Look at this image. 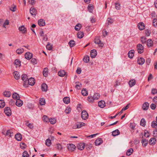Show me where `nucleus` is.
I'll use <instances>...</instances> for the list:
<instances>
[{
  "label": "nucleus",
  "mask_w": 157,
  "mask_h": 157,
  "mask_svg": "<svg viewBox=\"0 0 157 157\" xmlns=\"http://www.w3.org/2000/svg\"><path fill=\"white\" fill-rule=\"evenodd\" d=\"M20 31H21L22 33L24 34L26 33L27 29L24 26L22 25L20 26Z\"/></svg>",
  "instance_id": "nucleus-28"
},
{
  "label": "nucleus",
  "mask_w": 157,
  "mask_h": 157,
  "mask_svg": "<svg viewBox=\"0 0 157 157\" xmlns=\"http://www.w3.org/2000/svg\"><path fill=\"white\" fill-rule=\"evenodd\" d=\"M81 117L84 120L87 119L88 117V114L85 110H83L82 112Z\"/></svg>",
  "instance_id": "nucleus-4"
},
{
  "label": "nucleus",
  "mask_w": 157,
  "mask_h": 157,
  "mask_svg": "<svg viewBox=\"0 0 157 157\" xmlns=\"http://www.w3.org/2000/svg\"><path fill=\"white\" fill-rule=\"evenodd\" d=\"M98 103V106L101 108H103L105 106V102L104 101H100Z\"/></svg>",
  "instance_id": "nucleus-16"
},
{
  "label": "nucleus",
  "mask_w": 157,
  "mask_h": 157,
  "mask_svg": "<svg viewBox=\"0 0 157 157\" xmlns=\"http://www.w3.org/2000/svg\"><path fill=\"white\" fill-rule=\"evenodd\" d=\"M84 33L82 32H78L77 34V36L78 38L81 39L84 36Z\"/></svg>",
  "instance_id": "nucleus-34"
},
{
  "label": "nucleus",
  "mask_w": 157,
  "mask_h": 157,
  "mask_svg": "<svg viewBox=\"0 0 157 157\" xmlns=\"http://www.w3.org/2000/svg\"><path fill=\"white\" fill-rule=\"evenodd\" d=\"M90 57L89 56H86L84 57L83 61L85 63H88L89 61Z\"/></svg>",
  "instance_id": "nucleus-41"
},
{
  "label": "nucleus",
  "mask_w": 157,
  "mask_h": 157,
  "mask_svg": "<svg viewBox=\"0 0 157 157\" xmlns=\"http://www.w3.org/2000/svg\"><path fill=\"white\" fill-rule=\"evenodd\" d=\"M141 41L143 44H145L147 41V38L145 36H142L141 38Z\"/></svg>",
  "instance_id": "nucleus-44"
},
{
  "label": "nucleus",
  "mask_w": 157,
  "mask_h": 157,
  "mask_svg": "<svg viewBox=\"0 0 157 157\" xmlns=\"http://www.w3.org/2000/svg\"><path fill=\"white\" fill-rule=\"evenodd\" d=\"M100 97V95L98 93H94L93 96H89L88 100L90 103L93 102L94 100H97Z\"/></svg>",
  "instance_id": "nucleus-1"
},
{
  "label": "nucleus",
  "mask_w": 157,
  "mask_h": 157,
  "mask_svg": "<svg viewBox=\"0 0 157 157\" xmlns=\"http://www.w3.org/2000/svg\"><path fill=\"white\" fill-rule=\"evenodd\" d=\"M75 147V145L73 144H69L67 145V148L69 150L71 151H73Z\"/></svg>",
  "instance_id": "nucleus-8"
},
{
  "label": "nucleus",
  "mask_w": 157,
  "mask_h": 157,
  "mask_svg": "<svg viewBox=\"0 0 157 157\" xmlns=\"http://www.w3.org/2000/svg\"><path fill=\"white\" fill-rule=\"evenodd\" d=\"M138 26L139 29L141 30H143L145 29L144 24L142 22H140L138 23Z\"/></svg>",
  "instance_id": "nucleus-15"
},
{
  "label": "nucleus",
  "mask_w": 157,
  "mask_h": 157,
  "mask_svg": "<svg viewBox=\"0 0 157 157\" xmlns=\"http://www.w3.org/2000/svg\"><path fill=\"white\" fill-rule=\"evenodd\" d=\"M43 120L44 121L47 122L49 120V118L47 116L44 115L43 117Z\"/></svg>",
  "instance_id": "nucleus-62"
},
{
  "label": "nucleus",
  "mask_w": 157,
  "mask_h": 157,
  "mask_svg": "<svg viewBox=\"0 0 157 157\" xmlns=\"http://www.w3.org/2000/svg\"><path fill=\"white\" fill-rule=\"evenodd\" d=\"M151 127L153 128H155L157 127V121H153L151 123Z\"/></svg>",
  "instance_id": "nucleus-49"
},
{
  "label": "nucleus",
  "mask_w": 157,
  "mask_h": 157,
  "mask_svg": "<svg viewBox=\"0 0 157 157\" xmlns=\"http://www.w3.org/2000/svg\"><path fill=\"white\" fill-rule=\"evenodd\" d=\"M102 140L101 139L98 138L95 141V144L96 145H100L102 142Z\"/></svg>",
  "instance_id": "nucleus-25"
},
{
  "label": "nucleus",
  "mask_w": 157,
  "mask_h": 157,
  "mask_svg": "<svg viewBox=\"0 0 157 157\" xmlns=\"http://www.w3.org/2000/svg\"><path fill=\"white\" fill-rule=\"evenodd\" d=\"M156 139L154 137L151 138L149 141V144L151 145H153L155 144L156 143Z\"/></svg>",
  "instance_id": "nucleus-19"
},
{
  "label": "nucleus",
  "mask_w": 157,
  "mask_h": 157,
  "mask_svg": "<svg viewBox=\"0 0 157 157\" xmlns=\"http://www.w3.org/2000/svg\"><path fill=\"white\" fill-rule=\"evenodd\" d=\"M97 55V51L95 49H93L91 50L90 52V56L92 58H94Z\"/></svg>",
  "instance_id": "nucleus-12"
},
{
  "label": "nucleus",
  "mask_w": 157,
  "mask_h": 157,
  "mask_svg": "<svg viewBox=\"0 0 157 157\" xmlns=\"http://www.w3.org/2000/svg\"><path fill=\"white\" fill-rule=\"evenodd\" d=\"M45 144L48 146H49L51 144V140L49 139H47L45 141Z\"/></svg>",
  "instance_id": "nucleus-47"
},
{
  "label": "nucleus",
  "mask_w": 157,
  "mask_h": 157,
  "mask_svg": "<svg viewBox=\"0 0 157 157\" xmlns=\"http://www.w3.org/2000/svg\"><path fill=\"white\" fill-rule=\"evenodd\" d=\"M43 74L44 77H46L47 76L48 74V68H45L44 69Z\"/></svg>",
  "instance_id": "nucleus-35"
},
{
  "label": "nucleus",
  "mask_w": 157,
  "mask_h": 157,
  "mask_svg": "<svg viewBox=\"0 0 157 157\" xmlns=\"http://www.w3.org/2000/svg\"><path fill=\"white\" fill-rule=\"evenodd\" d=\"M22 157H29V154L26 151H25L23 153Z\"/></svg>",
  "instance_id": "nucleus-60"
},
{
  "label": "nucleus",
  "mask_w": 157,
  "mask_h": 157,
  "mask_svg": "<svg viewBox=\"0 0 157 157\" xmlns=\"http://www.w3.org/2000/svg\"><path fill=\"white\" fill-rule=\"evenodd\" d=\"M142 143L143 146H146L148 144V140L145 139H143L142 140Z\"/></svg>",
  "instance_id": "nucleus-40"
},
{
  "label": "nucleus",
  "mask_w": 157,
  "mask_h": 157,
  "mask_svg": "<svg viewBox=\"0 0 157 157\" xmlns=\"http://www.w3.org/2000/svg\"><path fill=\"white\" fill-rule=\"evenodd\" d=\"M12 97L15 100L20 101V97L19 96V94H17L16 93H14L12 95Z\"/></svg>",
  "instance_id": "nucleus-10"
},
{
  "label": "nucleus",
  "mask_w": 157,
  "mask_h": 157,
  "mask_svg": "<svg viewBox=\"0 0 157 157\" xmlns=\"http://www.w3.org/2000/svg\"><path fill=\"white\" fill-rule=\"evenodd\" d=\"M136 48L137 49L138 53L140 54H141L144 52V47L141 44H138L137 45Z\"/></svg>",
  "instance_id": "nucleus-3"
},
{
  "label": "nucleus",
  "mask_w": 157,
  "mask_h": 157,
  "mask_svg": "<svg viewBox=\"0 0 157 157\" xmlns=\"http://www.w3.org/2000/svg\"><path fill=\"white\" fill-rule=\"evenodd\" d=\"M85 147V144L84 143H81L78 145L77 148L78 149L80 150H82L84 149Z\"/></svg>",
  "instance_id": "nucleus-17"
},
{
  "label": "nucleus",
  "mask_w": 157,
  "mask_h": 157,
  "mask_svg": "<svg viewBox=\"0 0 157 157\" xmlns=\"http://www.w3.org/2000/svg\"><path fill=\"white\" fill-rule=\"evenodd\" d=\"M94 42L95 44H99V46L100 47H102L103 45V43L101 42V41L98 37H96L95 38L94 40Z\"/></svg>",
  "instance_id": "nucleus-5"
},
{
  "label": "nucleus",
  "mask_w": 157,
  "mask_h": 157,
  "mask_svg": "<svg viewBox=\"0 0 157 157\" xmlns=\"http://www.w3.org/2000/svg\"><path fill=\"white\" fill-rule=\"evenodd\" d=\"M5 106V103L3 100H0V108H2Z\"/></svg>",
  "instance_id": "nucleus-48"
},
{
  "label": "nucleus",
  "mask_w": 157,
  "mask_h": 157,
  "mask_svg": "<svg viewBox=\"0 0 157 157\" xmlns=\"http://www.w3.org/2000/svg\"><path fill=\"white\" fill-rule=\"evenodd\" d=\"M3 94L6 97H10L11 96V94L10 91H5L3 92Z\"/></svg>",
  "instance_id": "nucleus-23"
},
{
  "label": "nucleus",
  "mask_w": 157,
  "mask_h": 157,
  "mask_svg": "<svg viewBox=\"0 0 157 157\" xmlns=\"http://www.w3.org/2000/svg\"><path fill=\"white\" fill-rule=\"evenodd\" d=\"M60 77H63L66 74V72L64 71L61 70L58 73Z\"/></svg>",
  "instance_id": "nucleus-29"
},
{
  "label": "nucleus",
  "mask_w": 157,
  "mask_h": 157,
  "mask_svg": "<svg viewBox=\"0 0 157 157\" xmlns=\"http://www.w3.org/2000/svg\"><path fill=\"white\" fill-rule=\"evenodd\" d=\"M81 25L79 24H77L75 27V30L77 31H78L80 29Z\"/></svg>",
  "instance_id": "nucleus-54"
},
{
  "label": "nucleus",
  "mask_w": 157,
  "mask_h": 157,
  "mask_svg": "<svg viewBox=\"0 0 157 157\" xmlns=\"http://www.w3.org/2000/svg\"><path fill=\"white\" fill-rule=\"evenodd\" d=\"M146 121L144 118H142L140 121V124L141 125L144 127L145 125Z\"/></svg>",
  "instance_id": "nucleus-46"
},
{
  "label": "nucleus",
  "mask_w": 157,
  "mask_h": 157,
  "mask_svg": "<svg viewBox=\"0 0 157 157\" xmlns=\"http://www.w3.org/2000/svg\"><path fill=\"white\" fill-rule=\"evenodd\" d=\"M32 56L33 54L29 52L26 53L25 54V58L28 60L31 59L32 58Z\"/></svg>",
  "instance_id": "nucleus-13"
},
{
  "label": "nucleus",
  "mask_w": 157,
  "mask_h": 157,
  "mask_svg": "<svg viewBox=\"0 0 157 157\" xmlns=\"http://www.w3.org/2000/svg\"><path fill=\"white\" fill-rule=\"evenodd\" d=\"M149 106V104L148 102H146L143 104L142 106V109L144 110H147L148 109Z\"/></svg>",
  "instance_id": "nucleus-14"
},
{
  "label": "nucleus",
  "mask_w": 157,
  "mask_h": 157,
  "mask_svg": "<svg viewBox=\"0 0 157 157\" xmlns=\"http://www.w3.org/2000/svg\"><path fill=\"white\" fill-rule=\"evenodd\" d=\"M21 79L24 82L23 84V86L25 87H28V78H27V76L26 74H23L21 77Z\"/></svg>",
  "instance_id": "nucleus-2"
},
{
  "label": "nucleus",
  "mask_w": 157,
  "mask_h": 157,
  "mask_svg": "<svg viewBox=\"0 0 157 157\" xmlns=\"http://www.w3.org/2000/svg\"><path fill=\"white\" fill-rule=\"evenodd\" d=\"M81 93L84 96H86L88 95V91L86 89H83L82 90Z\"/></svg>",
  "instance_id": "nucleus-38"
},
{
  "label": "nucleus",
  "mask_w": 157,
  "mask_h": 157,
  "mask_svg": "<svg viewBox=\"0 0 157 157\" xmlns=\"http://www.w3.org/2000/svg\"><path fill=\"white\" fill-rule=\"evenodd\" d=\"M147 45L148 47H151L153 45V41L151 39H149L147 40Z\"/></svg>",
  "instance_id": "nucleus-32"
},
{
  "label": "nucleus",
  "mask_w": 157,
  "mask_h": 157,
  "mask_svg": "<svg viewBox=\"0 0 157 157\" xmlns=\"http://www.w3.org/2000/svg\"><path fill=\"white\" fill-rule=\"evenodd\" d=\"M134 50H132L129 51L128 53V57L130 59L132 58L134 55Z\"/></svg>",
  "instance_id": "nucleus-20"
},
{
  "label": "nucleus",
  "mask_w": 157,
  "mask_h": 157,
  "mask_svg": "<svg viewBox=\"0 0 157 157\" xmlns=\"http://www.w3.org/2000/svg\"><path fill=\"white\" fill-rule=\"evenodd\" d=\"M88 9L90 12L92 13L94 7L93 6L90 5L88 6Z\"/></svg>",
  "instance_id": "nucleus-53"
},
{
  "label": "nucleus",
  "mask_w": 157,
  "mask_h": 157,
  "mask_svg": "<svg viewBox=\"0 0 157 157\" xmlns=\"http://www.w3.org/2000/svg\"><path fill=\"white\" fill-rule=\"evenodd\" d=\"M120 4L119 2L115 3V8L117 10H119L120 9Z\"/></svg>",
  "instance_id": "nucleus-57"
},
{
  "label": "nucleus",
  "mask_w": 157,
  "mask_h": 157,
  "mask_svg": "<svg viewBox=\"0 0 157 157\" xmlns=\"http://www.w3.org/2000/svg\"><path fill=\"white\" fill-rule=\"evenodd\" d=\"M85 124L82 122H78L76 124L77 128H80L82 126H85Z\"/></svg>",
  "instance_id": "nucleus-30"
},
{
  "label": "nucleus",
  "mask_w": 157,
  "mask_h": 157,
  "mask_svg": "<svg viewBox=\"0 0 157 157\" xmlns=\"http://www.w3.org/2000/svg\"><path fill=\"white\" fill-rule=\"evenodd\" d=\"M52 45H50L49 43H48L46 46L47 49L49 50H52Z\"/></svg>",
  "instance_id": "nucleus-51"
},
{
  "label": "nucleus",
  "mask_w": 157,
  "mask_h": 157,
  "mask_svg": "<svg viewBox=\"0 0 157 157\" xmlns=\"http://www.w3.org/2000/svg\"><path fill=\"white\" fill-rule=\"evenodd\" d=\"M49 120V121L50 122L51 124H55L56 121V120L55 119L51 118V119H50Z\"/></svg>",
  "instance_id": "nucleus-56"
},
{
  "label": "nucleus",
  "mask_w": 157,
  "mask_h": 157,
  "mask_svg": "<svg viewBox=\"0 0 157 157\" xmlns=\"http://www.w3.org/2000/svg\"><path fill=\"white\" fill-rule=\"evenodd\" d=\"M16 5L13 4L10 7V10L13 12H14L16 11Z\"/></svg>",
  "instance_id": "nucleus-36"
},
{
  "label": "nucleus",
  "mask_w": 157,
  "mask_h": 157,
  "mask_svg": "<svg viewBox=\"0 0 157 157\" xmlns=\"http://www.w3.org/2000/svg\"><path fill=\"white\" fill-rule=\"evenodd\" d=\"M26 126L29 127L30 129H32L33 128V124L30 123L29 122H27L26 124Z\"/></svg>",
  "instance_id": "nucleus-50"
},
{
  "label": "nucleus",
  "mask_w": 157,
  "mask_h": 157,
  "mask_svg": "<svg viewBox=\"0 0 157 157\" xmlns=\"http://www.w3.org/2000/svg\"><path fill=\"white\" fill-rule=\"evenodd\" d=\"M9 104L12 105L15 104L17 106L20 107V101H18L17 100L15 101L13 99H11L9 102Z\"/></svg>",
  "instance_id": "nucleus-9"
},
{
  "label": "nucleus",
  "mask_w": 157,
  "mask_h": 157,
  "mask_svg": "<svg viewBox=\"0 0 157 157\" xmlns=\"http://www.w3.org/2000/svg\"><path fill=\"white\" fill-rule=\"evenodd\" d=\"M15 65L16 66V67H20V60L19 59H17L15 60L14 63Z\"/></svg>",
  "instance_id": "nucleus-33"
},
{
  "label": "nucleus",
  "mask_w": 157,
  "mask_h": 157,
  "mask_svg": "<svg viewBox=\"0 0 157 157\" xmlns=\"http://www.w3.org/2000/svg\"><path fill=\"white\" fill-rule=\"evenodd\" d=\"M30 12L32 15L35 17L37 13L36 10L34 7H31L30 9Z\"/></svg>",
  "instance_id": "nucleus-7"
},
{
  "label": "nucleus",
  "mask_w": 157,
  "mask_h": 157,
  "mask_svg": "<svg viewBox=\"0 0 157 157\" xmlns=\"http://www.w3.org/2000/svg\"><path fill=\"white\" fill-rule=\"evenodd\" d=\"M4 112L8 116H10L11 114L10 109L9 107H6L4 109Z\"/></svg>",
  "instance_id": "nucleus-6"
},
{
  "label": "nucleus",
  "mask_w": 157,
  "mask_h": 157,
  "mask_svg": "<svg viewBox=\"0 0 157 157\" xmlns=\"http://www.w3.org/2000/svg\"><path fill=\"white\" fill-rule=\"evenodd\" d=\"M28 2L32 5H33L35 3V0H29Z\"/></svg>",
  "instance_id": "nucleus-64"
},
{
  "label": "nucleus",
  "mask_w": 157,
  "mask_h": 157,
  "mask_svg": "<svg viewBox=\"0 0 157 157\" xmlns=\"http://www.w3.org/2000/svg\"><path fill=\"white\" fill-rule=\"evenodd\" d=\"M57 148L58 150H61L62 149V147L60 144H57Z\"/></svg>",
  "instance_id": "nucleus-63"
},
{
  "label": "nucleus",
  "mask_w": 157,
  "mask_h": 157,
  "mask_svg": "<svg viewBox=\"0 0 157 157\" xmlns=\"http://www.w3.org/2000/svg\"><path fill=\"white\" fill-rule=\"evenodd\" d=\"M76 84L75 87L78 89H80L82 87V84L80 83L79 82H75Z\"/></svg>",
  "instance_id": "nucleus-43"
},
{
  "label": "nucleus",
  "mask_w": 157,
  "mask_h": 157,
  "mask_svg": "<svg viewBox=\"0 0 157 157\" xmlns=\"http://www.w3.org/2000/svg\"><path fill=\"white\" fill-rule=\"evenodd\" d=\"M45 104V99L43 98L40 99V104L41 105H44Z\"/></svg>",
  "instance_id": "nucleus-52"
},
{
  "label": "nucleus",
  "mask_w": 157,
  "mask_h": 157,
  "mask_svg": "<svg viewBox=\"0 0 157 157\" xmlns=\"http://www.w3.org/2000/svg\"><path fill=\"white\" fill-rule=\"evenodd\" d=\"M26 147V145L24 143H20V148L22 149H25Z\"/></svg>",
  "instance_id": "nucleus-55"
},
{
  "label": "nucleus",
  "mask_w": 157,
  "mask_h": 157,
  "mask_svg": "<svg viewBox=\"0 0 157 157\" xmlns=\"http://www.w3.org/2000/svg\"><path fill=\"white\" fill-rule=\"evenodd\" d=\"M35 83V80L34 78H31L28 80V84L31 86H33Z\"/></svg>",
  "instance_id": "nucleus-11"
},
{
  "label": "nucleus",
  "mask_w": 157,
  "mask_h": 157,
  "mask_svg": "<svg viewBox=\"0 0 157 157\" xmlns=\"http://www.w3.org/2000/svg\"><path fill=\"white\" fill-rule=\"evenodd\" d=\"M133 151V150L132 148L128 150L126 153V155L128 156H130L132 153Z\"/></svg>",
  "instance_id": "nucleus-42"
},
{
  "label": "nucleus",
  "mask_w": 157,
  "mask_h": 157,
  "mask_svg": "<svg viewBox=\"0 0 157 157\" xmlns=\"http://www.w3.org/2000/svg\"><path fill=\"white\" fill-rule=\"evenodd\" d=\"M13 75L16 79L18 80L19 79L20 75L19 72L17 71H15L13 72Z\"/></svg>",
  "instance_id": "nucleus-21"
},
{
  "label": "nucleus",
  "mask_w": 157,
  "mask_h": 157,
  "mask_svg": "<svg viewBox=\"0 0 157 157\" xmlns=\"http://www.w3.org/2000/svg\"><path fill=\"white\" fill-rule=\"evenodd\" d=\"M153 24L154 26L156 27L157 26V19H154L153 20Z\"/></svg>",
  "instance_id": "nucleus-58"
},
{
  "label": "nucleus",
  "mask_w": 157,
  "mask_h": 157,
  "mask_svg": "<svg viewBox=\"0 0 157 157\" xmlns=\"http://www.w3.org/2000/svg\"><path fill=\"white\" fill-rule=\"evenodd\" d=\"M136 83V81L135 79L130 80L128 82V84L130 87L134 86Z\"/></svg>",
  "instance_id": "nucleus-24"
},
{
  "label": "nucleus",
  "mask_w": 157,
  "mask_h": 157,
  "mask_svg": "<svg viewBox=\"0 0 157 157\" xmlns=\"http://www.w3.org/2000/svg\"><path fill=\"white\" fill-rule=\"evenodd\" d=\"M12 134L13 135V130L11 129H9L7 131L6 135L9 137H11Z\"/></svg>",
  "instance_id": "nucleus-26"
},
{
  "label": "nucleus",
  "mask_w": 157,
  "mask_h": 157,
  "mask_svg": "<svg viewBox=\"0 0 157 157\" xmlns=\"http://www.w3.org/2000/svg\"><path fill=\"white\" fill-rule=\"evenodd\" d=\"M68 44L71 47L75 46V41L73 40H71L68 43Z\"/></svg>",
  "instance_id": "nucleus-39"
},
{
  "label": "nucleus",
  "mask_w": 157,
  "mask_h": 157,
  "mask_svg": "<svg viewBox=\"0 0 157 157\" xmlns=\"http://www.w3.org/2000/svg\"><path fill=\"white\" fill-rule=\"evenodd\" d=\"M120 133V132L118 129H116L112 132V135L114 136L119 135Z\"/></svg>",
  "instance_id": "nucleus-22"
},
{
  "label": "nucleus",
  "mask_w": 157,
  "mask_h": 157,
  "mask_svg": "<svg viewBox=\"0 0 157 157\" xmlns=\"http://www.w3.org/2000/svg\"><path fill=\"white\" fill-rule=\"evenodd\" d=\"M151 33V31L150 30L147 29L145 31V34L147 36H149L150 35Z\"/></svg>",
  "instance_id": "nucleus-59"
},
{
  "label": "nucleus",
  "mask_w": 157,
  "mask_h": 157,
  "mask_svg": "<svg viewBox=\"0 0 157 157\" xmlns=\"http://www.w3.org/2000/svg\"><path fill=\"white\" fill-rule=\"evenodd\" d=\"M38 24L40 26H43L45 25V23L44 21L42 19H40L39 20Z\"/></svg>",
  "instance_id": "nucleus-27"
},
{
  "label": "nucleus",
  "mask_w": 157,
  "mask_h": 157,
  "mask_svg": "<svg viewBox=\"0 0 157 157\" xmlns=\"http://www.w3.org/2000/svg\"><path fill=\"white\" fill-rule=\"evenodd\" d=\"M63 101L65 104H68L70 102V98L68 97H64L63 99Z\"/></svg>",
  "instance_id": "nucleus-37"
},
{
  "label": "nucleus",
  "mask_w": 157,
  "mask_h": 157,
  "mask_svg": "<svg viewBox=\"0 0 157 157\" xmlns=\"http://www.w3.org/2000/svg\"><path fill=\"white\" fill-rule=\"evenodd\" d=\"M145 62V59L142 57H140L138 58L137 60V62L138 64L140 65H143Z\"/></svg>",
  "instance_id": "nucleus-18"
},
{
  "label": "nucleus",
  "mask_w": 157,
  "mask_h": 157,
  "mask_svg": "<svg viewBox=\"0 0 157 157\" xmlns=\"http://www.w3.org/2000/svg\"><path fill=\"white\" fill-rule=\"evenodd\" d=\"M71 110V109L70 107L67 108L65 110V112L67 114H69Z\"/></svg>",
  "instance_id": "nucleus-61"
},
{
  "label": "nucleus",
  "mask_w": 157,
  "mask_h": 157,
  "mask_svg": "<svg viewBox=\"0 0 157 157\" xmlns=\"http://www.w3.org/2000/svg\"><path fill=\"white\" fill-rule=\"evenodd\" d=\"M130 105V104H128L125 107L123 108L120 112V114H121L123 113V111H124L127 109L128 108Z\"/></svg>",
  "instance_id": "nucleus-45"
},
{
  "label": "nucleus",
  "mask_w": 157,
  "mask_h": 157,
  "mask_svg": "<svg viewBox=\"0 0 157 157\" xmlns=\"http://www.w3.org/2000/svg\"><path fill=\"white\" fill-rule=\"evenodd\" d=\"M41 89L42 91H46L47 90V86L45 83H43L41 85Z\"/></svg>",
  "instance_id": "nucleus-31"
}]
</instances>
